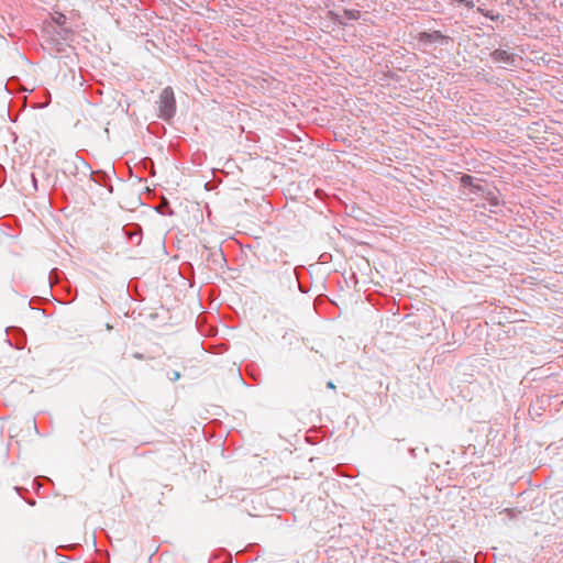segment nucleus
I'll return each mask as SVG.
<instances>
[{"mask_svg": "<svg viewBox=\"0 0 563 563\" xmlns=\"http://www.w3.org/2000/svg\"><path fill=\"white\" fill-rule=\"evenodd\" d=\"M478 12H481L483 15H485L486 18L490 19L492 21H497L499 19V14H493L492 12L489 11H484L483 9L478 8L477 9Z\"/></svg>", "mask_w": 563, "mask_h": 563, "instance_id": "f8f14e48", "label": "nucleus"}, {"mask_svg": "<svg viewBox=\"0 0 563 563\" xmlns=\"http://www.w3.org/2000/svg\"><path fill=\"white\" fill-rule=\"evenodd\" d=\"M452 2H459L467 7L468 9L474 8V1L473 0H451Z\"/></svg>", "mask_w": 563, "mask_h": 563, "instance_id": "ddd939ff", "label": "nucleus"}, {"mask_svg": "<svg viewBox=\"0 0 563 563\" xmlns=\"http://www.w3.org/2000/svg\"><path fill=\"white\" fill-rule=\"evenodd\" d=\"M31 176H32V183L34 185V188L36 189V187H37V179L35 178L34 174H32Z\"/></svg>", "mask_w": 563, "mask_h": 563, "instance_id": "dca6fc26", "label": "nucleus"}, {"mask_svg": "<svg viewBox=\"0 0 563 563\" xmlns=\"http://www.w3.org/2000/svg\"><path fill=\"white\" fill-rule=\"evenodd\" d=\"M135 238H137V243H139L141 241V234L140 233H134V234L130 235L131 241H134Z\"/></svg>", "mask_w": 563, "mask_h": 563, "instance_id": "2eb2a0df", "label": "nucleus"}, {"mask_svg": "<svg viewBox=\"0 0 563 563\" xmlns=\"http://www.w3.org/2000/svg\"><path fill=\"white\" fill-rule=\"evenodd\" d=\"M490 58L494 62L503 63L506 66H516L515 54L508 53L507 51L501 49V48L494 49L490 53Z\"/></svg>", "mask_w": 563, "mask_h": 563, "instance_id": "20e7f679", "label": "nucleus"}, {"mask_svg": "<svg viewBox=\"0 0 563 563\" xmlns=\"http://www.w3.org/2000/svg\"><path fill=\"white\" fill-rule=\"evenodd\" d=\"M158 118L169 122L176 113V99L172 87H165L158 97Z\"/></svg>", "mask_w": 563, "mask_h": 563, "instance_id": "f03ea898", "label": "nucleus"}, {"mask_svg": "<svg viewBox=\"0 0 563 563\" xmlns=\"http://www.w3.org/2000/svg\"><path fill=\"white\" fill-rule=\"evenodd\" d=\"M461 183L464 187L470 188L473 192L478 194L484 191V187L479 184H474V177L471 175H463Z\"/></svg>", "mask_w": 563, "mask_h": 563, "instance_id": "0eeeda50", "label": "nucleus"}, {"mask_svg": "<svg viewBox=\"0 0 563 563\" xmlns=\"http://www.w3.org/2000/svg\"><path fill=\"white\" fill-rule=\"evenodd\" d=\"M52 34H54L57 38H60V41L65 44V42L70 38L73 31L64 26L59 29H54Z\"/></svg>", "mask_w": 563, "mask_h": 563, "instance_id": "1a4fd4ad", "label": "nucleus"}, {"mask_svg": "<svg viewBox=\"0 0 563 563\" xmlns=\"http://www.w3.org/2000/svg\"><path fill=\"white\" fill-rule=\"evenodd\" d=\"M418 41L424 45L432 43L448 44L452 38L441 33V31L420 32L418 34Z\"/></svg>", "mask_w": 563, "mask_h": 563, "instance_id": "7ed1b4c3", "label": "nucleus"}, {"mask_svg": "<svg viewBox=\"0 0 563 563\" xmlns=\"http://www.w3.org/2000/svg\"><path fill=\"white\" fill-rule=\"evenodd\" d=\"M409 453L411 456L416 457V449H409Z\"/></svg>", "mask_w": 563, "mask_h": 563, "instance_id": "6ab92c4d", "label": "nucleus"}, {"mask_svg": "<svg viewBox=\"0 0 563 563\" xmlns=\"http://www.w3.org/2000/svg\"><path fill=\"white\" fill-rule=\"evenodd\" d=\"M14 333V344L10 343L11 345H14L15 349L21 350L26 344V335L24 331L20 328H13L11 330Z\"/></svg>", "mask_w": 563, "mask_h": 563, "instance_id": "6e6552de", "label": "nucleus"}, {"mask_svg": "<svg viewBox=\"0 0 563 563\" xmlns=\"http://www.w3.org/2000/svg\"><path fill=\"white\" fill-rule=\"evenodd\" d=\"M74 165L76 169V175L81 173L82 176H89L90 180L93 183L107 187L109 192L113 191V187L110 184V177L104 170H91L90 165L79 156H75Z\"/></svg>", "mask_w": 563, "mask_h": 563, "instance_id": "f257e3e1", "label": "nucleus"}, {"mask_svg": "<svg viewBox=\"0 0 563 563\" xmlns=\"http://www.w3.org/2000/svg\"><path fill=\"white\" fill-rule=\"evenodd\" d=\"M327 387H328V388H331V389H334V388H335V385L333 384V382L329 380V382L327 383Z\"/></svg>", "mask_w": 563, "mask_h": 563, "instance_id": "f3484780", "label": "nucleus"}, {"mask_svg": "<svg viewBox=\"0 0 563 563\" xmlns=\"http://www.w3.org/2000/svg\"><path fill=\"white\" fill-rule=\"evenodd\" d=\"M43 47L47 48L49 53L54 55H57L65 51V44L60 41V38H57L54 34L49 35L44 40Z\"/></svg>", "mask_w": 563, "mask_h": 563, "instance_id": "39448f33", "label": "nucleus"}, {"mask_svg": "<svg viewBox=\"0 0 563 563\" xmlns=\"http://www.w3.org/2000/svg\"><path fill=\"white\" fill-rule=\"evenodd\" d=\"M133 356H134L135 358H137V360H143V355H142L141 353H137V352H136V353H134V355H133Z\"/></svg>", "mask_w": 563, "mask_h": 563, "instance_id": "a211bd4d", "label": "nucleus"}, {"mask_svg": "<svg viewBox=\"0 0 563 563\" xmlns=\"http://www.w3.org/2000/svg\"><path fill=\"white\" fill-rule=\"evenodd\" d=\"M168 378L176 382L180 378V373L178 371H173L172 373H168Z\"/></svg>", "mask_w": 563, "mask_h": 563, "instance_id": "4468645a", "label": "nucleus"}, {"mask_svg": "<svg viewBox=\"0 0 563 563\" xmlns=\"http://www.w3.org/2000/svg\"><path fill=\"white\" fill-rule=\"evenodd\" d=\"M360 18L361 12L354 9H343L340 13H335V21L342 25H346L349 21H356Z\"/></svg>", "mask_w": 563, "mask_h": 563, "instance_id": "423d86ee", "label": "nucleus"}, {"mask_svg": "<svg viewBox=\"0 0 563 563\" xmlns=\"http://www.w3.org/2000/svg\"><path fill=\"white\" fill-rule=\"evenodd\" d=\"M53 23L58 27H64L67 21V18L64 13L56 12L54 15H52Z\"/></svg>", "mask_w": 563, "mask_h": 563, "instance_id": "9d476101", "label": "nucleus"}, {"mask_svg": "<svg viewBox=\"0 0 563 563\" xmlns=\"http://www.w3.org/2000/svg\"><path fill=\"white\" fill-rule=\"evenodd\" d=\"M487 200L493 207H498L500 205L498 197L492 191L488 194Z\"/></svg>", "mask_w": 563, "mask_h": 563, "instance_id": "9b49d317", "label": "nucleus"}]
</instances>
